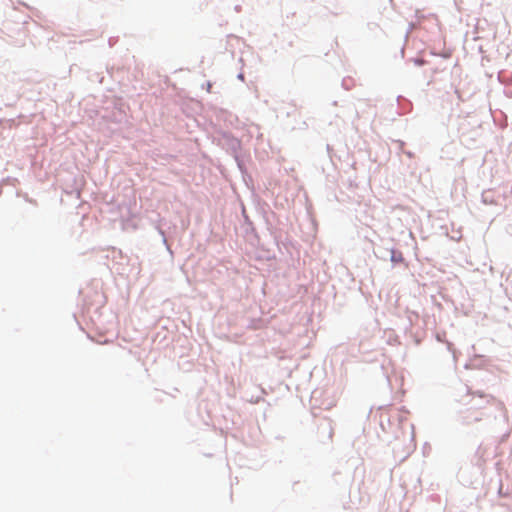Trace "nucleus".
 I'll return each instance as SVG.
<instances>
[{
    "label": "nucleus",
    "instance_id": "obj_1",
    "mask_svg": "<svg viewBox=\"0 0 512 512\" xmlns=\"http://www.w3.org/2000/svg\"><path fill=\"white\" fill-rule=\"evenodd\" d=\"M391 259H392V261H395V262H396V261H402V260H403V258H402V255H401V254H399L398 256H396V255H394V254H393V255H392V257H391Z\"/></svg>",
    "mask_w": 512,
    "mask_h": 512
}]
</instances>
